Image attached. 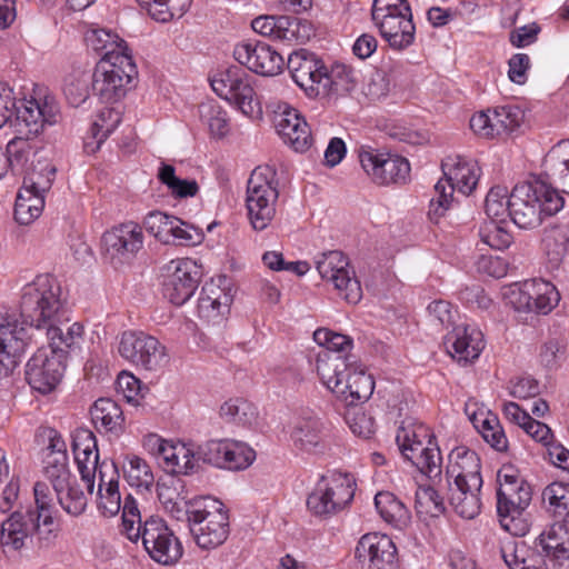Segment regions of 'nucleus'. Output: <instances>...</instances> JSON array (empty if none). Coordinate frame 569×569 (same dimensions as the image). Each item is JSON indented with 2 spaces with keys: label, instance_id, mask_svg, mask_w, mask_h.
Listing matches in <instances>:
<instances>
[{
  "label": "nucleus",
  "instance_id": "f257e3e1",
  "mask_svg": "<svg viewBox=\"0 0 569 569\" xmlns=\"http://www.w3.org/2000/svg\"><path fill=\"white\" fill-rule=\"evenodd\" d=\"M34 507L13 510L2 522L0 543L6 552L26 548L36 537L40 547H50L57 538L54 501L46 481L33 486Z\"/></svg>",
  "mask_w": 569,
  "mask_h": 569
},
{
  "label": "nucleus",
  "instance_id": "f03ea898",
  "mask_svg": "<svg viewBox=\"0 0 569 569\" xmlns=\"http://www.w3.org/2000/svg\"><path fill=\"white\" fill-rule=\"evenodd\" d=\"M317 373L322 383L349 406L363 403L372 396L375 380L358 357L342 359L336 353L321 356Z\"/></svg>",
  "mask_w": 569,
  "mask_h": 569
},
{
  "label": "nucleus",
  "instance_id": "7ed1b4c3",
  "mask_svg": "<svg viewBox=\"0 0 569 569\" xmlns=\"http://www.w3.org/2000/svg\"><path fill=\"white\" fill-rule=\"evenodd\" d=\"M565 199L558 190L545 183H520L511 193L505 186H495L487 193L485 213H558Z\"/></svg>",
  "mask_w": 569,
  "mask_h": 569
},
{
  "label": "nucleus",
  "instance_id": "20e7f679",
  "mask_svg": "<svg viewBox=\"0 0 569 569\" xmlns=\"http://www.w3.org/2000/svg\"><path fill=\"white\" fill-rule=\"evenodd\" d=\"M67 308L59 282L49 274L38 276L22 289L20 317L30 328L42 330L66 319Z\"/></svg>",
  "mask_w": 569,
  "mask_h": 569
},
{
  "label": "nucleus",
  "instance_id": "39448f33",
  "mask_svg": "<svg viewBox=\"0 0 569 569\" xmlns=\"http://www.w3.org/2000/svg\"><path fill=\"white\" fill-rule=\"evenodd\" d=\"M371 19L392 50L403 51L413 44L416 26L407 0H373Z\"/></svg>",
  "mask_w": 569,
  "mask_h": 569
},
{
  "label": "nucleus",
  "instance_id": "423d86ee",
  "mask_svg": "<svg viewBox=\"0 0 569 569\" xmlns=\"http://www.w3.org/2000/svg\"><path fill=\"white\" fill-rule=\"evenodd\" d=\"M445 180H439L435 186V197L430 199V211L439 209L447 211L453 209V192L463 196L470 194L478 184L480 167L477 161L462 156H450L442 161Z\"/></svg>",
  "mask_w": 569,
  "mask_h": 569
},
{
  "label": "nucleus",
  "instance_id": "0eeeda50",
  "mask_svg": "<svg viewBox=\"0 0 569 569\" xmlns=\"http://www.w3.org/2000/svg\"><path fill=\"white\" fill-rule=\"evenodd\" d=\"M396 442L401 455L422 475L436 479L441 475L440 449L429 428L422 423H408L398 428Z\"/></svg>",
  "mask_w": 569,
  "mask_h": 569
},
{
  "label": "nucleus",
  "instance_id": "6e6552de",
  "mask_svg": "<svg viewBox=\"0 0 569 569\" xmlns=\"http://www.w3.org/2000/svg\"><path fill=\"white\" fill-rule=\"evenodd\" d=\"M355 491L356 480L352 475L333 471L320 477L307 498V507L313 516L328 518L349 506Z\"/></svg>",
  "mask_w": 569,
  "mask_h": 569
},
{
  "label": "nucleus",
  "instance_id": "1a4fd4ad",
  "mask_svg": "<svg viewBox=\"0 0 569 569\" xmlns=\"http://www.w3.org/2000/svg\"><path fill=\"white\" fill-rule=\"evenodd\" d=\"M137 76L132 54L100 60L92 74V90L102 102L116 103L126 97Z\"/></svg>",
  "mask_w": 569,
  "mask_h": 569
},
{
  "label": "nucleus",
  "instance_id": "9d476101",
  "mask_svg": "<svg viewBox=\"0 0 569 569\" xmlns=\"http://www.w3.org/2000/svg\"><path fill=\"white\" fill-rule=\"evenodd\" d=\"M190 531L202 549H214L229 536V516L221 501L209 499L202 508L188 512Z\"/></svg>",
  "mask_w": 569,
  "mask_h": 569
},
{
  "label": "nucleus",
  "instance_id": "9b49d317",
  "mask_svg": "<svg viewBox=\"0 0 569 569\" xmlns=\"http://www.w3.org/2000/svg\"><path fill=\"white\" fill-rule=\"evenodd\" d=\"M212 90L249 118L261 113V106L250 83V77L240 67H230L211 80Z\"/></svg>",
  "mask_w": 569,
  "mask_h": 569
},
{
  "label": "nucleus",
  "instance_id": "f8f14e48",
  "mask_svg": "<svg viewBox=\"0 0 569 569\" xmlns=\"http://www.w3.org/2000/svg\"><path fill=\"white\" fill-rule=\"evenodd\" d=\"M118 352L129 363L148 371H157L168 362L166 347L143 331H124L118 343Z\"/></svg>",
  "mask_w": 569,
  "mask_h": 569
},
{
  "label": "nucleus",
  "instance_id": "ddd939ff",
  "mask_svg": "<svg viewBox=\"0 0 569 569\" xmlns=\"http://www.w3.org/2000/svg\"><path fill=\"white\" fill-rule=\"evenodd\" d=\"M356 153L365 172L378 184L401 183L409 177L410 163L401 156L369 144L357 147Z\"/></svg>",
  "mask_w": 569,
  "mask_h": 569
},
{
  "label": "nucleus",
  "instance_id": "4468645a",
  "mask_svg": "<svg viewBox=\"0 0 569 569\" xmlns=\"http://www.w3.org/2000/svg\"><path fill=\"white\" fill-rule=\"evenodd\" d=\"M316 268L321 278L330 281L339 296L348 303L356 305L361 300V284L341 251L330 250L318 254Z\"/></svg>",
  "mask_w": 569,
  "mask_h": 569
},
{
  "label": "nucleus",
  "instance_id": "2eb2a0df",
  "mask_svg": "<svg viewBox=\"0 0 569 569\" xmlns=\"http://www.w3.org/2000/svg\"><path fill=\"white\" fill-rule=\"evenodd\" d=\"M142 545L152 560L171 566L182 557L183 548L166 521L157 516L149 517L143 523Z\"/></svg>",
  "mask_w": 569,
  "mask_h": 569
},
{
  "label": "nucleus",
  "instance_id": "dca6fc26",
  "mask_svg": "<svg viewBox=\"0 0 569 569\" xmlns=\"http://www.w3.org/2000/svg\"><path fill=\"white\" fill-rule=\"evenodd\" d=\"M30 342L29 327L16 315L0 319V379L13 373Z\"/></svg>",
  "mask_w": 569,
  "mask_h": 569
},
{
  "label": "nucleus",
  "instance_id": "f3484780",
  "mask_svg": "<svg viewBox=\"0 0 569 569\" xmlns=\"http://www.w3.org/2000/svg\"><path fill=\"white\" fill-rule=\"evenodd\" d=\"M141 228L134 222L122 223L106 231L101 239L102 256L113 267L130 263L142 248Z\"/></svg>",
  "mask_w": 569,
  "mask_h": 569
},
{
  "label": "nucleus",
  "instance_id": "a211bd4d",
  "mask_svg": "<svg viewBox=\"0 0 569 569\" xmlns=\"http://www.w3.org/2000/svg\"><path fill=\"white\" fill-rule=\"evenodd\" d=\"M64 369L62 352L40 348L27 362L26 379L34 391L48 395L60 383Z\"/></svg>",
  "mask_w": 569,
  "mask_h": 569
},
{
  "label": "nucleus",
  "instance_id": "6ab92c4d",
  "mask_svg": "<svg viewBox=\"0 0 569 569\" xmlns=\"http://www.w3.org/2000/svg\"><path fill=\"white\" fill-rule=\"evenodd\" d=\"M531 501L529 485L520 488L503 487L497 490V511L501 527L512 536H525L529 531L522 515Z\"/></svg>",
  "mask_w": 569,
  "mask_h": 569
},
{
  "label": "nucleus",
  "instance_id": "aec40b11",
  "mask_svg": "<svg viewBox=\"0 0 569 569\" xmlns=\"http://www.w3.org/2000/svg\"><path fill=\"white\" fill-rule=\"evenodd\" d=\"M254 32L286 43H305L313 34L308 20L288 16H260L251 21Z\"/></svg>",
  "mask_w": 569,
  "mask_h": 569
},
{
  "label": "nucleus",
  "instance_id": "412c9836",
  "mask_svg": "<svg viewBox=\"0 0 569 569\" xmlns=\"http://www.w3.org/2000/svg\"><path fill=\"white\" fill-rule=\"evenodd\" d=\"M163 296L173 305L188 301L198 287L196 264L189 259H174L162 267Z\"/></svg>",
  "mask_w": 569,
  "mask_h": 569
},
{
  "label": "nucleus",
  "instance_id": "4be33fe9",
  "mask_svg": "<svg viewBox=\"0 0 569 569\" xmlns=\"http://www.w3.org/2000/svg\"><path fill=\"white\" fill-rule=\"evenodd\" d=\"M16 131L26 137L38 136L46 124H54L59 118V107L51 97L43 99L26 100L20 106L16 104Z\"/></svg>",
  "mask_w": 569,
  "mask_h": 569
},
{
  "label": "nucleus",
  "instance_id": "5701e85b",
  "mask_svg": "<svg viewBox=\"0 0 569 569\" xmlns=\"http://www.w3.org/2000/svg\"><path fill=\"white\" fill-rule=\"evenodd\" d=\"M233 57L240 64L263 77H274L284 68L283 57L270 44L260 41L238 43Z\"/></svg>",
  "mask_w": 569,
  "mask_h": 569
},
{
  "label": "nucleus",
  "instance_id": "b1692460",
  "mask_svg": "<svg viewBox=\"0 0 569 569\" xmlns=\"http://www.w3.org/2000/svg\"><path fill=\"white\" fill-rule=\"evenodd\" d=\"M272 113V123L286 144L297 152H305L311 147L309 124L297 109L286 102H279Z\"/></svg>",
  "mask_w": 569,
  "mask_h": 569
},
{
  "label": "nucleus",
  "instance_id": "393cba45",
  "mask_svg": "<svg viewBox=\"0 0 569 569\" xmlns=\"http://www.w3.org/2000/svg\"><path fill=\"white\" fill-rule=\"evenodd\" d=\"M276 170L268 166H258L249 177L247 183L246 204L248 213L274 211L279 197Z\"/></svg>",
  "mask_w": 569,
  "mask_h": 569
},
{
  "label": "nucleus",
  "instance_id": "a878e982",
  "mask_svg": "<svg viewBox=\"0 0 569 569\" xmlns=\"http://www.w3.org/2000/svg\"><path fill=\"white\" fill-rule=\"evenodd\" d=\"M56 167L46 164L39 172L33 171L23 179L18 191L14 204V213H40L46 206V194L51 189Z\"/></svg>",
  "mask_w": 569,
  "mask_h": 569
},
{
  "label": "nucleus",
  "instance_id": "bb28decb",
  "mask_svg": "<svg viewBox=\"0 0 569 569\" xmlns=\"http://www.w3.org/2000/svg\"><path fill=\"white\" fill-rule=\"evenodd\" d=\"M53 501L70 516L78 517L87 508V497L70 468L44 475Z\"/></svg>",
  "mask_w": 569,
  "mask_h": 569
},
{
  "label": "nucleus",
  "instance_id": "cd10ccee",
  "mask_svg": "<svg viewBox=\"0 0 569 569\" xmlns=\"http://www.w3.org/2000/svg\"><path fill=\"white\" fill-rule=\"evenodd\" d=\"M447 486H466L476 489L482 486L481 462L476 451L457 447L449 453L446 468Z\"/></svg>",
  "mask_w": 569,
  "mask_h": 569
},
{
  "label": "nucleus",
  "instance_id": "c85d7f7f",
  "mask_svg": "<svg viewBox=\"0 0 569 569\" xmlns=\"http://www.w3.org/2000/svg\"><path fill=\"white\" fill-rule=\"evenodd\" d=\"M74 460L89 493L93 492L97 471L100 469L99 451L94 433L87 428L72 432Z\"/></svg>",
  "mask_w": 569,
  "mask_h": 569
},
{
  "label": "nucleus",
  "instance_id": "c756f323",
  "mask_svg": "<svg viewBox=\"0 0 569 569\" xmlns=\"http://www.w3.org/2000/svg\"><path fill=\"white\" fill-rule=\"evenodd\" d=\"M288 68L293 81L308 96L316 97L320 94L326 66L315 53L302 50L290 54Z\"/></svg>",
  "mask_w": 569,
  "mask_h": 569
},
{
  "label": "nucleus",
  "instance_id": "7c9ffc66",
  "mask_svg": "<svg viewBox=\"0 0 569 569\" xmlns=\"http://www.w3.org/2000/svg\"><path fill=\"white\" fill-rule=\"evenodd\" d=\"M445 346L453 359L468 365L478 359L483 350V333L475 326L458 325L445 337Z\"/></svg>",
  "mask_w": 569,
  "mask_h": 569
},
{
  "label": "nucleus",
  "instance_id": "2f4dec72",
  "mask_svg": "<svg viewBox=\"0 0 569 569\" xmlns=\"http://www.w3.org/2000/svg\"><path fill=\"white\" fill-rule=\"evenodd\" d=\"M154 237L167 244L190 246L200 243L202 231L177 216H149Z\"/></svg>",
  "mask_w": 569,
  "mask_h": 569
},
{
  "label": "nucleus",
  "instance_id": "473e14b6",
  "mask_svg": "<svg viewBox=\"0 0 569 569\" xmlns=\"http://www.w3.org/2000/svg\"><path fill=\"white\" fill-rule=\"evenodd\" d=\"M290 440L302 452L319 455L327 450L325 425L315 416L297 418L291 426Z\"/></svg>",
  "mask_w": 569,
  "mask_h": 569
},
{
  "label": "nucleus",
  "instance_id": "72a5a7b5",
  "mask_svg": "<svg viewBox=\"0 0 569 569\" xmlns=\"http://www.w3.org/2000/svg\"><path fill=\"white\" fill-rule=\"evenodd\" d=\"M397 556V548L386 535L368 533L361 537L356 547V557L362 561L368 560L371 569H386L392 566Z\"/></svg>",
  "mask_w": 569,
  "mask_h": 569
},
{
  "label": "nucleus",
  "instance_id": "f704fd0d",
  "mask_svg": "<svg viewBox=\"0 0 569 569\" xmlns=\"http://www.w3.org/2000/svg\"><path fill=\"white\" fill-rule=\"evenodd\" d=\"M541 248L550 271L560 269L569 249V222H550L546 224Z\"/></svg>",
  "mask_w": 569,
  "mask_h": 569
},
{
  "label": "nucleus",
  "instance_id": "c9c22d12",
  "mask_svg": "<svg viewBox=\"0 0 569 569\" xmlns=\"http://www.w3.org/2000/svg\"><path fill=\"white\" fill-rule=\"evenodd\" d=\"M500 556L509 569H547L545 556L537 546L523 540H508L500 547Z\"/></svg>",
  "mask_w": 569,
  "mask_h": 569
},
{
  "label": "nucleus",
  "instance_id": "e433bc0d",
  "mask_svg": "<svg viewBox=\"0 0 569 569\" xmlns=\"http://www.w3.org/2000/svg\"><path fill=\"white\" fill-rule=\"evenodd\" d=\"M98 483V509L107 517L116 516L121 509V496L116 465L101 462Z\"/></svg>",
  "mask_w": 569,
  "mask_h": 569
},
{
  "label": "nucleus",
  "instance_id": "4c0bfd02",
  "mask_svg": "<svg viewBox=\"0 0 569 569\" xmlns=\"http://www.w3.org/2000/svg\"><path fill=\"white\" fill-rule=\"evenodd\" d=\"M84 43L88 50H91L101 57L100 60H114V57L131 56L127 42L117 33L103 29L91 28L84 33Z\"/></svg>",
  "mask_w": 569,
  "mask_h": 569
},
{
  "label": "nucleus",
  "instance_id": "58836bf2",
  "mask_svg": "<svg viewBox=\"0 0 569 569\" xmlns=\"http://www.w3.org/2000/svg\"><path fill=\"white\" fill-rule=\"evenodd\" d=\"M231 297L220 287L207 283L202 287L198 300V316L207 322L219 323L229 311Z\"/></svg>",
  "mask_w": 569,
  "mask_h": 569
},
{
  "label": "nucleus",
  "instance_id": "ea45409f",
  "mask_svg": "<svg viewBox=\"0 0 569 569\" xmlns=\"http://www.w3.org/2000/svg\"><path fill=\"white\" fill-rule=\"evenodd\" d=\"M542 555L556 565L561 566L569 560V528L563 523H555L547 533H541L535 541Z\"/></svg>",
  "mask_w": 569,
  "mask_h": 569
},
{
  "label": "nucleus",
  "instance_id": "a19ab883",
  "mask_svg": "<svg viewBox=\"0 0 569 569\" xmlns=\"http://www.w3.org/2000/svg\"><path fill=\"white\" fill-rule=\"evenodd\" d=\"M357 83L358 72L355 68L345 62H333L330 69L325 68L320 93L342 96L351 92Z\"/></svg>",
  "mask_w": 569,
  "mask_h": 569
},
{
  "label": "nucleus",
  "instance_id": "79ce46f5",
  "mask_svg": "<svg viewBox=\"0 0 569 569\" xmlns=\"http://www.w3.org/2000/svg\"><path fill=\"white\" fill-rule=\"evenodd\" d=\"M69 315L66 313V319L57 323H50V326L44 327L41 331L46 332L48 340L50 341V349L56 352H62L66 357V349L74 346L80 339L82 335V326L78 322L69 325Z\"/></svg>",
  "mask_w": 569,
  "mask_h": 569
},
{
  "label": "nucleus",
  "instance_id": "37998d69",
  "mask_svg": "<svg viewBox=\"0 0 569 569\" xmlns=\"http://www.w3.org/2000/svg\"><path fill=\"white\" fill-rule=\"evenodd\" d=\"M466 488V486H448V500L455 512L465 519L476 518L481 510L480 490Z\"/></svg>",
  "mask_w": 569,
  "mask_h": 569
},
{
  "label": "nucleus",
  "instance_id": "c03bdc74",
  "mask_svg": "<svg viewBox=\"0 0 569 569\" xmlns=\"http://www.w3.org/2000/svg\"><path fill=\"white\" fill-rule=\"evenodd\" d=\"M91 419L94 426L107 432L118 433L122 430L124 417L120 406L110 398L98 399L91 408Z\"/></svg>",
  "mask_w": 569,
  "mask_h": 569
},
{
  "label": "nucleus",
  "instance_id": "a18cd8bd",
  "mask_svg": "<svg viewBox=\"0 0 569 569\" xmlns=\"http://www.w3.org/2000/svg\"><path fill=\"white\" fill-rule=\"evenodd\" d=\"M375 506L380 517L397 529H403L410 522L408 508L389 491L378 492Z\"/></svg>",
  "mask_w": 569,
  "mask_h": 569
},
{
  "label": "nucleus",
  "instance_id": "49530a36",
  "mask_svg": "<svg viewBox=\"0 0 569 569\" xmlns=\"http://www.w3.org/2000/svg\"><path fill=\"white\" fill-rule=\"evenodd\" d=\"M149 17L161 23L180 19L189 10L192 0H137Z\"/></svg>",
  "mask_w": 569,
  "mask_h": 569
},
{
  "label": "nucleus",
  "instance_id": "de8ad7c7",
  "mask_svg": "<svg viewBox=\"0 0 569 569\" xmlns=\"http://www.w3.org/2000/svg\"><path fill=\"white\" fill-rule=\"evenodd\" d=\"M313 340L319 345L326 348V350L321 351L316 361V367L318 366V361L321 356L328 353H336L340 356V358H349L357 357L351 353V349L353 347V340L342 333L333 332L326 328H320L313 332Z\"/></svg>",
  "mask_w": 569,
  "mask_h": 569
},
{
  "label": "nucleus",
  "instance_id": "09e8293b",
  "mask_svg": "<svg viewBox=\"0 0 569 569\" xmlns=\"http://www.w3.org/2000/svg\"><path fill=\"white\" fill-rule=\"evenodd\" d=\"M511 224L508 218L496 219L491 216L485 221L480 229V236L485 243L491 248L502 250L512 241Z\"/></svg>",
  "mask_w": 569,
  "mask_h": 569
},
{
  "label": "nucleus",
  "instance_id": "8fccbe9b",
  "mask_svg": "<svg viewBox=\"0 0 569 569\" xmlns=\"http://www.w3.org/2000/svg\"><path fill=\"white\" fill-rule=\"evenodd\" d=\"M120 121L121 117L117 110L111 108L101 110L91 127V136L96 144L92 147V142L87 141L84 144L86 150L88 152H96L101 143L116 130Z\"/></svg>",
  "mask_w": 569,
  "mask_h": 569
},
{
  "label": "nucleus",
  "instance_id": "3c124183",
  "mask_svg": "<svg viewBox=\"0 0 569 569\" xmlns=\"http://www.w3.org/2000/svg\"><path fill=\"white\" fill-rule=\"evenodd\" d=\"M220 417L228 422L251 426L258 417L257 408L243 398H230L220 407Z\"/></svg>",
  "mask_w": 569,
  "mask_h": 569
},
{
  "label": "nucleus",
  "instance_id": "603ef678",
  "mask_svg": "<svg viewBox=\"0 0 569 569\" xmlns=\"http://www.w3.org/2000/svg\"><path fill=\"white\" fill-rule=\"evenodd\" d=\"M415 508L418 516L425 520L437 518L446 510L445 501L430 486H419L415 495Z\"/></svg>",
  "mask_w": 569,
  "mask_h": 569
},
{
  "label": "nucleus",
  "instance_id": "864d4df0",
  "mask_svg": "<svg viewBox=\"0 0 569 569\" xmlns=\"http://www.w3.org/2000/svg\"><path fill=\"white\" fill-rule=\"evenodd\" d=\"M122 468L124 478L131 487L149 490L153 485V473L144 459L129 455Z\"/></svg>",
  "mask_w": 569,
  "mask_h": 569
},
{
  "label": "nucleus",
  "instance_id": "5fc2aeb1",
  "mask_svg": "<svg viewBox=\"0 0 569 569\" xmlns=\"http://www.w3.org/2000/svg\"><path fill=\"white\" fill-rule=\"evenodd\" d=\"M47 450L43 475L69 469L67 445L57 431L50 432Z\"/></svg>",
  "mask_w": 569,
  "mask_h": 569
},
{
  "label": "nucleus",
  "instance_id": "6e6d98bb",
  "mask_svg": "<svg viewBox=\"0 0 569 569\" xmlns=\"http://www.w3.org/2000/svg\"><path fill=\"white\" fill-rule=\"evenodd\" d=\"M256 452L247 443L227 439L224 463L222 469L242 470L248 468L254 460Z\"/></svg>",
  "mask_w": 569,
  "mask_h": 569
},
{
  "label": "nucleus",
  "instance_id": "4d7b16f0",
  "mask_svg": "<svg viewBox=\"0 0 569 569\" xmlns=\"http://www.w3.org/2000/svg\"><path fill=\"white\" fill-rule=\"evenodd\" d=\"M31 138L18 134L8 142L4 160L7 161V168L9 167L13 172L22 171L29 161L32 151L29 142Z\"/></svg>",
  "mask_w": 569,
  "mask_h": 569
},
{
  "label": "nucleus",
  "instance_id": "13d9d810",
  "mask_svg": "<svg viewBox=\"0 0 569 569\" xmlns=\"http://www.w3.org/2000/svg\"><path fill=\"white\" fill-rule=\"evenodd\" d=\"M542 501L555 516L565 517L569 513V486L561 482L549 485L542 491Z\"/></svg>",
  "mask_w": 569,
  "mask_h": 569
},
{
  "label": "nucleus",
  "instance_id": "bf43d9fd",
  "mask_svg": "<svg viewBox=\"0 0 569 569\" xmlns=\"http://www.w3.org/2000/svg\"><path fill=\"white\" fill-rule=\"evenodd\" d=\"M528 295L536 297V307H532V312L538 315L549 313L560 300L557 288L542 279H538V287H532Z\"/></svg>",
  "mask_w": 569,
  "mask_h": 569
},
{
  "label": "nucleus",
  "instance_id": "052dcab7",
  "mask_svg": "<svg viewBox=\"0 0 569 569\" xmlns=\"http://www.w3.org/2000/svg\"><path fill=\"white\" fill-rule=\"evenodd\" d=\"M227 439L207 440L196 447L198 461L216 468H223Z\"/></svg>",
  "mask_w": 569,
  "mask_h": 569
},
{
  "label": "nucleus",
  "instance_id": "680f3d73",
  "mask_svg": "<svg viewBox=\"0 0 569 569\" xmlns=\"http://www.w3.org/2000/svg\"><path fill=\"white\" fill-rule=\"evenodd\" d=\"M201 118L208 124L210 133L217 138L224 137L229 131L227 113L216 103H203L200 106Z\"/></svg>",
  "mask_w": 569,
  "mask_h": 569
},
{
  "label": "nucleus",
  "instance_id": "e2e57ef3",
  "mask_svg": "<svg viewBox=\"0 0 569 569\" xmlns=\"http://www.w3.org/2000/svg\"><path fill=\"white\" fill-rule=\"evenodd\" d=\"M546 161L559 173L565 192L569 193V140L560 141L553 146Z\"/></svg>",
  "mask_w": 569,
  "mask_h": 569
},
{
  "label": "nucleus",
  "instance_id": "0e129e2a",
  "mask_svg": "<svg viewBox=\"0 0 569 569\" xmlns=\"http://www.w3.org/2000/svg\"><path fill=\"white\" fill-rule=\"evenodd\" d=\"M497 113L495 108L476 112L469 121L472 132L483 139H495L499 137L496 122Z\"/></svg>",
  "mask_w": 569,
  "mask_h": 569
},
{
  "label": "nucleus",
  "instance_id": "69168bd1",
  "mask_svg": "<svg viewBox=\"0 0 569 569\" xmlns=\"http://www.w3.org/2000/svg\"><path fill=\"white\" fill-rule=\"evenodd\" d=\"M497 113V127L499 137L503 133L513 132L523 122V111L520 107L513 104L499 106L495 108Z\"/></svg>",
  "mask_w": 569,
  "mask_h": 569
},
{
  "label": "nucleus",
  "instance_id": "338daca9",
  "mask_svg": "<svg viewBox=\"0 0 569 569\" xmlns=\"http://www.w3.org/2000/svg\"><path fill=\"white\" fill-rule=\"evenodd\" d=\"M532 287H538V279L527 280L509 290L508 301L517 311L532 312V307H536V297L528 295Z\"/></svg>",
  "mask_w": 569,
  "mask_h": 569
},
{
  "label": "nucleus",
  "instance_id": "774afa93",
  "mask_svg": "<svg viewBox=\"0 0 569 569\" xmlns=\"http://www.w3.org/2000/svg\"><path fill=\"white\" fill-rule=\"evenodd\" d=\"M198 462L196 448L186 443H178V451L169 468L174 473L191 475L197 471Z\"/></svg>",
  "mask_w": 569,
  "mask_h": 569
}]
</instances>
